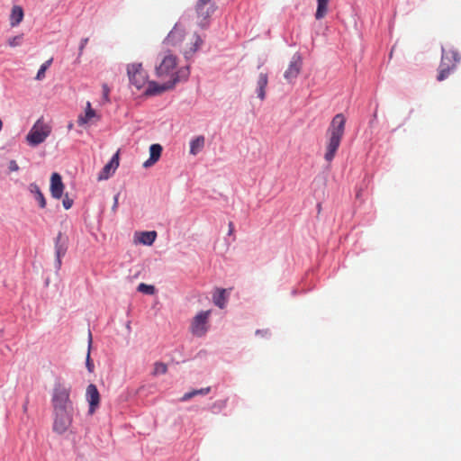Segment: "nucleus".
Listing matches in <instances>:
<instances>
[{
	"label": "nucleus",
	"mask_w": 461,
	"mask_h": 461,
	"mask_svg": "<svg viewBox=\"0 0 461 461\" xmlns=\"http://www.w3.org/2000/svg\"><path fill=\"white\" fill-rule=\"evenodd\" d=\"M86 398L89 403V413L93 414L100 404V393L97 387L91 384L86 387Z\"/></svg>",
	"instance_id": "12"
},
{
	"label": "nucleus",
	"mask_w": 461,
	"mask_h": 461,
	"mask_svg": "<svg viewBox=\"0 0 461 461\" xmlns=\"http://www.w3.org/2000/svg\"><path fill=\"white\" fill-rule=\"evenodd\" d=\"M211 391V388L210 387H205V388H202V389H199V390H193L191 392H188L186 393H185L182 397H181V401L182 402H186L188 400H190L191 398L196 396V395H205L207 393H209V392Z\"/></svg>",
	"instance_id": "24"
},
{
	"label": "nucleus",
	"mask_w": 461,
	"mask_h": 461,
	"mask_svg": "<svg viewBox=\"0 0 461 461\" xmlns=\"http://www.w3.org/2000/svg\"><path fill=\"white\" fill-rule=\"evenodd\" d=\"M212 301L219 308L223 309L227 302V293L225 289H217L212 294Z\"/></svg>",
	"instance_id": "19"
},
{
	"label": "nucleus",
	"mask_w": 461,
	"mask_h": 461,
	"mask_svg": "<svg viewBox=\"0 0 461 461\" xmlns=\"http://www.w3.org/2000/svg\"><path fill=\"white\" fill-rule=\"evenodd\" d=\"M157 238L156 231H144L140 233V242L144 245H152Z\"/></svg>",
	"instance_id": "23"
},
{
	"label": "nucleus",
	"mask_w": 461,
	"mask_h": 461,
	"mask_svg": "<svg viewBox=\"0 0 461 461\" xmlns=\"http://www.w3.org/2000/svg\"><path fill=\"white\" fill-rule=\"evenodd\" d=\"M176 58L172 54L166 55L156 68V75L162 80L167 79L159 85L154 81L149 83L146 95H154L173 89L176 84L185 82L190 75L189 66L176 68Z\"/></svg>",
	"instance_id": "2"
},
{
	"label": "nucleus",
	"mask_w": 461,
	"mask_h": 461,
	"mask_svg": "<svg viewBox=\"0 0 461 461\" xmlns=\"http://www.w3.org/2000/svg\"><path fill=\"white\" fill-rule=\"evenodd\" d=\"M186 36L187 33H185V29L181 25L176 24L166 38L165 44L180 50L181 44L185 41Z\"/></svg>",
	"instance_id": "10"
},
{
	"label": "nucleus",
	"mask_w": 461,
	"mask_h": 461,
	"mask_svg": "<svg viewBox=\"0 0 461 461\" xmlns=\"http://www.w3.org/2000/svg\"><path fill=\"white\" fill-rule=\"evenodd\" d=\"M102 88H103L104 99L105 100V102H109L110 101V99H109L110 88L108 87V86L106 84H104Z\"/></svg>",
	"instance_id": "32"
},
{
	"label": "nucleus",
	"mask_w": 461,
	"mask_h": 461,
	"mask_svg": "<svg viewBox=\"0 0 461 461\" xmlns=\"http://www.w3.org/2000/svg\"><path fill=\"white\" fill-rule=\"evenodd\" d=\"M225 405H226V401H218L212 404V408L221 410V409L224 408Z\"/></svg>",
	"instance_id": "33"
},
{
	"label": "nucleus",
	"mask_w": 461,
	"mask_h": 461,
	"mask_svg": "<svg viewBox=\"0 0 461 461\" xmlns=\"http://www.w3.org/2000/svg\"><path fill=\"white\" fill-rule=\"evenodd\" d=\"M167 371V366L166 364H164L162 362L155 363L153 375H163V374H166Z\"/></svg>",
	"instance_id": "28"
},
{
	"label": "nucleus",
	"mask_w": 461,
	"mask_h": 461,
	"mask_svg": "<svg viewBox=\"0 0 461 461\" xmlns=\"http://www.w3.org/2000/svg\"><path fill=\"white\" fill-rule=\"evenodd\" d=\"M257 334L262 335V332L260 330L256 331Z\"/></svg>",
	"instance_id": "41"
},
{
	"label": "nucleus",
	"mask_w": 461,
	"mask_h": 461,
	"mask_svg": "<svg viewBox=\"0 0 461 461\" xmlns=\"http://www.w3.org/2000/svg\"><path fill=\"white\" fill-rule=\"evenodd\" d=\"M268 83V76L267 73H260L257 80V94L260 100H264L266 97V87Z\"/></svg>",
	"instance_id": "16"
},
{
	"label": "nucleus",
	"mask_w": 461,
	"mask_h": 461,
	"mask_svg": "<svg viewBox=\"0 0 461 461\" xmlns=\"http://www.w3.org/2000/svg\"><path fill=\"white\" fill-rule=\"evenodd\" d=\"M211 311H202L197 313L190 325V331L194 336L203 337L209 329V318Z\"/></svg>",
	"instance_id": "7"
},
{
	"label": "nucleus",
	"mask_w": 461,
	"mask_h": 461,
	"mask_svg": "<svg viewBox=\"0 0 461 461\" xmlns=\"http://www.w3.org/2000/svg\"><path fill=\"white\" fill-rule=\"evenodd\" d=\"M119 167V154L115 153L111 160L104 167L102 171L98 175V180H105L114 173L116 168Z\"/></svg>",
	"instance_id": "13"
},
{
	"label": "nucleus",
	"mask_w": 461,
	"mask_h": 461,
	"mask_svg": "<svg viewBox=\"0 0 461 461\" xmlns=\"http://www.w3.org/2000/svg\"><path fill=\"white\" fill-rule=\"evenodd\" d=\"M87 42H88V38H84L81 40L80 45H79V55H81L83 53V50H84L85 47L86 46Z\"/></svg>",
	"instance_id": "34"
},
{
	"label": "nucleus",
	"mask_w": 461,
	"mask_h": 461,
	"mask_svg": "<svg viewBox=\"0 0 461 461\" xmlns=\"http://www.w3.org/2000/svg\"><path fill=\"white\" fill-rule=\"evenodd\" d=\"M62 203H63L64 208L67 210L71 208L73 205V200L68 198V194L65 195Z\"/></svg>",
	"instance_id": "31"
},
{
	"label": "nucleus",
	"mask_w": 461,
	"mask_h": 461,
	"mask_svg": "<svg viewBox=\"0 0 461 461\" xmlns=\"http://www.w3.org/2000/svg\"><path fill=\"white\" fill-rule=\"evenodd\" d=\"M460 59L461 56L457 50L454 49H443L437 79L438 81L445 80L450 73L455 70Z\"/></svg>",
	"instance_id": "4"
},
{
	"label": "nucleus",
	"mask_w": 461,
	"mask_h": 461,
	"mask_svg": "<svg viewBox=\"0 0 461 461\" xmlns=\"http://www.w3.org/2000/svg\"><path fill=\"white\" fill-rule=\"evenodd\" d=\"M51 132V127L44 122L42 118L39 119L32 127L26 136V140L31 146H37L45 141Z\"/></svg>",
	"instance_id": "5"
},
{
	"label": "nucleus",
	"mask_w": 461,
	"mask_h": 461,
	"mask_svg": "<svg viewBox=\"0 0 461 461\" xmlns=\"http://www.w3.org/2000/svg\"><path fill=\"white\" fill-rule=\"evenodd\" d=\"M18 166L15 161H11L10 163V169L11 170H18Z\"/></svg>",
	"instance_id": "36"
},
{
	"label": "nucleus",
	"mask_w": 461,
	"mask_h": 461,
	"mask_svg": "<svg viewBox=\"0 0 461 461\" xmlns=\"http://www.w3.org/2000/svg\"><path fill=\"white\" fill-rule=\"evenodd\" d=\"M137 290L146 294H153L155 293V287L153 285H146L144 283H140L138 285Z\"/></svg>",
	"instance_id": "27"
},
{
	"label": "nucleus",
	"mask_w": 461,
	"mask_h": 461,
	"mask_svg": "<svg viewBox=\"0 0 461 461\" xmlns=\"http://www.w3.org/2000/svg\"><path fill=\"white\" fill-rule=\"evenodd\" d=\"M53 61V59L50 58V59H48L47 61H45L40 68V69L38 70V73L36 75V79L37 80H42L44 77H45V72L46 70L50 68V66L51 65Z\"/></svg>",
	"instance_id": "26"
},
{
	"label": "nucleus",
	"mask_w": 461,
	"mask_h": 461,
	"mask_svg": "<svg viewBox=\"0 0 461 461\" xmlns=\"http://www.w3.org/2000/svg\"><path fill=\"white\" fill-rule=\"evenodd\" d=\"M2 127H3V122H2V120L0 119V131L2 130Z\"/></svg>",
	"instance_id": "40"
},
{
	"label": "nucleus",
	"mask_w": 461,
	"mask_h": 461,
	"mask_svg": "<svg viewBox=\"0 0 461 461\" xmlns=\"http://www.w3.org/2000/svg\"><path fill=\"white\" fill-rule=\"evenodd\" d=\"M23 19V10L19 5H14L12 8L10 14V24L12 27L17 26Z\"/></svg>",
	"instance_id": "17"
},
{
	"label": "nucleus",
	"mask_w": 461,
	"mask_h": 461,
	"mask_svg": "<svg viewBox=\"0 0 461 461\" xmlns=\"http://www.w3.org/2000/svg\"><path fill=\"white\" fill-rule=\"evenodd\" d=\"M233 230H234V226H233V223L230 221L229 223V234L230 235L232 234Z\"/></svg>",
	"instance_id": "37"
},
{
	"label": "nucleus",
	"mask_w": 461,
	"mask_h": 461,
	"mask_svg": "<svg viewBox=\"0 0 461 461\" xmlns=\"http://www.w3.org/2000/svg\"><path fill=\"white\" fill-rule=\"evenodd\" d=\"M64 185L61 176L58 173H53L50 177V193L53 198L60 199L63 194Z\"/></svg>",
	"instance_id": "14"
},
{
	"label": "nucleus",
	"mask_w": 461,
	"mask_h": 461,
	"mask_svg": "<svg viewBox=\"0 0 461 461\" xmlns=\"http://www.w3.org/2000/svg\"><path fill=\"white\" fill-rule=\"evenodd\" d=\"M329 1L330 0H317L318 5H317V10H316V14H315V18L317 20L322 19L327 14Z\"/></svg>",
	"instance_id": "22"
},
{
	"label": "nucleus",
	"mask_w": 461,
	"mask_h": 461,
	"mask_svg": "<svg viewBox=\"0 0 461 461\" xmlns=\"http://www.w3.org/2000/svg\"><path fill=\"white\" fill-rule=\"evenodd\" d=\"M302 66V57L299 54H294L289 63L287 69L285 71V78L288 82H293L299 76Z\"/></svg>",
	"instance_id": "11"
},
{
	"label": "nucleus",
	"mask_w": 461,
	"mask_h": 461,
	"mask_svg": "<svg viewBox=\"0 0 461 461\" xmlns=\"http://www.w3.org/2000/svg\"><path fill=\"white\" fill-rule=\"evenodd\" d=\"M29 189L30 192L34 195V198L38 201L40 207L45 208L46 200L38 185L31 184Z\"/></svg>",
	"instance_id": "21"
},
{
	"label": "nucleus",
	"mask_w": 461,
	"mask_h": 461,
	"mask_svg": "<svg viewBox=\"0 0 461 461\" xmlns=\"http://www.w3.org/2000/svg\"><path fill=\"white\" fill-rule=\"evenodd\" d=\"M23 35H17L8 40L10 47H17L22 43Z\"/></svg>",
	"instance_id": "30"
},
{
	"label": "nucleus",
	"mask_w": 461,
	"mask_h": 461,
	"mask_svg": "<svg viewBox=\"0 0 461 461\" xmlns=\"http://www.w3.org/2000/svg\"><path fill=\"white\" fill-rule=\"evenodd\" d=\"M28 403H29V402H28V400H26V401H25V402H24V403H23V412H26V411H27V410H28Z\"/></svg>",
	"instance_id": "38"
},
{
	"label": "nucleus",
	"mask_w": 461,
	"mask_h": 461,
	"mask_svg": "<svg viewBox=\"0 0 461 461\" xmlns=\"http://www.w3.org/2000/svg\"><path fill=\"white\" fill-rule=\"evenodd\" d=\"M118 198H119V194H116L113 198V211H116L117 207H118Z\"/></svg>",
	"instance_id": "35"
},
{
	"label": "nucleus",
	"mask_w": 461,
	"mask_h": 461,
	"mask_svg": "<svg viewBox=\"0 0 461 461\" xmlns=\"http://www.w3.org/2000/svg\"><path fill=\"white\" fill-rule=\"evenodd\" d=\"M347 119L343 113L336 114L327 131L324 159L330 163L336 156L345 134V126Z\"/></svg>",
	"instance_id": "3"
},
{
	"label": "nucleus",
	"mask_w": 461,
	"mask_h": 461,
	"mask_svg": "<svg viewBox=\"0 0 461 461\" xmlns=\"http://www.w3.org/2000/svg\"><path fill=\"white\" fill-rule=\"evenodd\" d=\"M217 6L212 0H199L195 5L199 25L204 28L207 25V20L215 12Z\"/></svg>",
	"instance_id": "8"
},
{
	"label": "nucleus",
	"mask_w": 461,
	"mask_h": 461,
	"mask_svg": "<svg viewBox=\"0 0 461 461\" xmlns=\"http://www.w3.org/2000/svg\"><path fill=\"white\" fill-rule=\"evenodd\" d=\"M257 334L262 335V332L260 330L256 331Z\"/></svg>",
	"instance_id": "42"
},
{
	"label": "nucleus",
	"mask_w": 461,
	"mask_h": 461,
	"mask_svg": "<svg viewBox=\"0 0 461 461\" xmlns=\"http://www.w3.org/2000/svg\"><path fill=\"white\" fill-rule=\"evenodd\" d=\"M71 386L56 382L51 394L53 408L52 430L58 435L68 432L73 423L74 404L70 398Z\"/></svg>",
	"instance_id": "1"
},
{
	"label": "nucleus",
	"mask_w": 461,
	"mask_h": 461,
	"mask_svg": "<svg viewBox=\"0 0 461 461\" xmlns=\"http://www.w3.org/2000/svg\"><path fill=\"white\" fill-rule=\"evenodd\" d=\"M91 342H92V335L91 333L89 332V347H91ZM86 368L87 370L92 373L94 371V363L93 361L91 360L90 358V348H88V352H87V356H86Z\"/></svg>",
	"instance_id": "29"
},
{
	"label": "nucleus",
	"mask_w": 461,
	"mask_h": 461,
	"mask_svg": "<svg viewBox=\"0 0 461 461\" xmlns=\"http://www.w3.org/2000/svg\"><path fill=\"white\" fill-rule=\"evenodd\" d=\"M89 109H93L92 106H91V103L90 102H86V111H89Z\"/></svg>",
	"instance_id": "39"
},
{
	"label": "nucleus",
	"mask_w": 461,
	"mask_h": 461,
	"mask_svg": "<svg viewBox=\"0 0 461 461\" xmlns=\"http://www.w3.org/2000/svg\"><path fill=\"white\" fill-rule=\"evenodd\" d=\"M202 43L203 41L199 35L196 33H187L179 51L183 53L185 59H189L197 51Z\"/></svg>",
	"instance_id": "9"
},
{
	"label": "nucleus",
	"mask_w": 461,
	"mask_h": 461,
	"mask_svg": "<svg viewBox=\"0 0 461 461\" xmlns=\"http://www.w3.org/2000/svg\"><path fill=\"white\" fill-rule=\"evenodd\" d=\"M93 119L98 121L100 116L96 113L94 109H89V111H85V114H80L77 118V124L83 126L88 122H90Z\"/></svg>",
	"instance_id": "18"
},
{
	"label": "nucleus",
	"mask_w": 461,
	"mask_h": 461,
	"mask_svg": "<svg viewBox=\"0 0 461 461\" xmlns=\"http://www.w3.org/2000/svg\"><path fill=\"white\" fill-rule=\"evenodd\" d=\"M59 240H60V234L57 238L56 246H55L56 255H57V263H58L59 267H60V265H61L60 258L65 255L66 250H67L66 247L59 244Z\"/></svg>",
	"instance_id": "25"
},
{
	"label": "nucleus",
	"mask_w": 461,
	"mask_h": 461,
	"mask_svg": "<svg viewBox=\"0 0 461 461\" xmlns=\"http://www.w3.org/2000/svg\"><path fill=\"white\" fill-rule=\"evenodd\" d=\"M162 147L159 144H152L149 148V158L143 163L144 167L154 165L160 158Z\"/></svg>",
	"instance_id": "15"
},
{
	"label": "nucleus",
	"mask_w": 461,
	"mask_h": 461,
	"mask_svg": "<svg viewBox=\"0 0 461 461\" xmlns=\"http://www.w3.org/2000/svg\"><path fill=\"white\" fill-rule=\"evenodd\" d=\"M129 80L137 89H141L148 82V74L141 63H132L127 66Z\"/></svg>",
	"instance_id": "6"
},
{
	"label": "nucleus",
	"mask_w": 461,
	"mask_h": 461,
	"mask_svg": "<svg viewBox=\"0 0 461 461\" xmlns=\"http://www.w3.org/2000/svg\"><path fill=\"white\" fill-rule=\"evenodd\" d=\"M205 139L203 136H197L190 141V153L192 155L198 154L204 147Z\"/></svg>",
	"instance_id": "20"
}]
</instances>
